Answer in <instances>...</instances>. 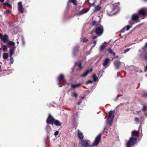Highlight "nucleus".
<instances>
[{"instance_id":"1","label":"nucleus","mask_w":147,"mask_h":147,"mask_svg":"<svg viewBox=\"0 0 147 147\" xmlns=\"http://www.w3.org/2000/svg\"><path fill=\"white\" fill-rule=\"evenodd\" d=\"M139 21V17L137 14H135L132 15L131 19L129 21V25L124 27L121 30V32H123L125 31H128L132 27V25Z\"/></svg>"},{"instance_id":"2","label":"nucleus","mask_w":147,"mask_h":147,"mask_svg":"<svg viewBox=\"0 0 147 147\" xmlns=\"http://www.w3.org/2000/svg\"><path fill=\"white\" fill-rule=\"evenodd\" d=\"M109 113V115L106 120V123L110 126L112 125L114 116L113 111H111Z\"/></svg>"},{"instance_id":"3","label":"nucleus","mask_w":147,"mask_h":147,"mask_svg":"<svg viewBox=\"0 0 147 147\" xmlns=\"http://www.w3.org/2000/svg\"><path fill=\"white\" fill-rule=\"evenodd\" d=\"M137 138L135 137H131L127 142L126 144V147H131L136 144L137 141Z\"/></svg>"},{"instance_id":"4","label":"nucleus","mask_w":147,"mask_h":147,"mask_svg":"<svg viewBox=\"0 0 147 147\" xmlns=\"http://www.w3.org/2000/svg\"><path fill=\"white\" fill-rule=\"evenodd\" d=\"M96 29L95 30L96 34L98 35H100L103 32V27L100 24H97L96 25Z\"/></svg>"},{"instance_id":"5","label":"nucleus","mask_w":147,"mask_h":147,"mask_svg":"<svg viewBox=\"0 0 147 147\" xmlns=\"http://www.w3.org/2000/svg\"><path fill=\"white\" fill-rule=\"evenodd\" d=\"M81 145L83 147H91L90 145V141L88 140H82L80 142Z\"/></svg>"},{"instance_id":"6","label":"nucleus","mask_w":147,"mask_h":147,"mask_svg":"<svg viewBox=\"0 0 147 147\" xmlns=\"http://www.w3.org/2000/svg\"><path fill=\"white\" fill-rule=\"evenodd\" d=\"M55 119L53 117L49 114V117L47 120L46 122L48 124H49L53 125L54 124V122L55 121Z\"/></svg>"},{"instance_id":"7","label":"nucleus","mask_w":147,"mask_h":147,"mask_svg":"<svg viewBox=\"0 0 147 147\" xmlns=\"http://www.w3.org/2000/svg\"><path fill=\"white\" fill-rule=\"evenodd\" d=\"M101 135L100 134L98 135L96 138L95 140L93 143L92 146H96L99 143L101 139Z\"/></svg>"},{"instance_id":"8","label":"nucleus","mask_w":147,"mask_h":147,"mask_svg":"<svg viewBox=\"0 0 147 147\" xmlns=\"http://www.w3.org/2000/svg\"><path fill=\"white\" fill-rule=\"evenodd\" d=\"M120 4L119 3H117L115 4H112L110 5V8L112 9V11L115 10L118 11L119 10V5Z\"/></svg>"},{"instance_id":"9","label":"nucleus","mask_w":147,"mask_h":147,"mask_svg":"<svg viewBox=\"0 0 147 147\" xmlns=\"http://www.w3.org/2000/svg\"><path fill=\"white\" fill-rule=\"evenodd\" d=\"M121 63L123 64L124 65V63H122L118 60H116L113 63L114 66L116 69H117L119 68Z\"/></svg>"},{"instance_id":"10","label":"nucleus","mask_w":147,"mask_h":147,"mask_svg":"<svg viewBox=\"0 0 147 147\" xmlns=\"http://www.w3.org/2000/svg\"><path fill=\"white\" fill-rule=\"evenodd\" d=\"M138 12L139 15L144 16L147 14V9L145 8H142L139 10Z\"/></svg>"},{"instance_id":"11","label":"nucleus","mask_w":147,"mask_h":147,"mask_svg":"<svg viewBox=\"0 0 147 147\" xmlns=\"http://www.w3.org/2000/svg\"><path fill=\"white\" fill-rule=\"evenodd\" d=\"M74 66L78 67V69H77V70L78 71L81 69L83 67V66L82 65V63L80 61H78L75 63Z\"/></svg>"},{"instance_id":"12","label":"nucleus","mask_w":147,"mask_h":147,"mask_svg":"<svg viewBox=\"0 0 147 147\" xmlns=\"http://www.w3.org/2000/svg\"><path fill=\"white\" fill-rule=\"evenodd\" d=\"M18 11L20 12L21 13L24 12V8L22 7V2H20L18 3Z\"/></svg>"},{"instance_id":"13","label":"nucleus","mask_w":147,"mask_h":147,"mask_svg":"<svg viewBox=\"0 0 147 147\" xmlns=\"http://www.w3.org/2000/svg\"><path fill=\"white\" fill-rule=\"evenodd\" d=\"M58 80L59 81L58 84L60 87L62 86L61 85H60V82L62 80L65 81L64 77L63 74H60L58 77Z\"/></svg>"},{"instance_id":"14","label":"nucleus","mask_w":147,"mask_h":147,"mask_svg":"<svg viewBox=\"0 0 147 147\" xmlns=\"http://www.w3.org/2000/svg\"><path fill=\"white\" fill-rule=\"evenodd\" d=\"M89 8L82 9L78 12L77 14V15L78 16L81 15L89 11Z\"/></svg>"},{"instance_id":"15","label":"nucleus","mask_w":147,"mask_h":147,"mask_svg":"<svg viewBox=\"0 0 147 147\" xmlns=\"http://www.w3.org/2000/svg\"><path fill=\"white\" fill-rule=\"evenodd\" d=\"M110 61V59L108 58H106L105 59L102 63V65L104 67H105L108 65Z\"/></svg>"},{"instance_id":"16","label":"nucleus","mask_w":147,"mask_h":147,"mask_svg":"<svg viewBox=\"0 0 147 147\" xmlns=\"http://www.w3.org/2000/svg\"><path fill=\"white\" fill-rule=\"evenodd\" d=\"M1 40L3 41L4 43H6L9 41L8 37L7 34H5L1 38Z\"/></svg>"},{"instance_id":"17","label":"nucleus","mask_w":147,"mask_h":147,"mask_svg":"<svg viewBox=\"0 0 147 147\" xmlns=\"http://www.w3.org/2000/svg\"><path fill=\"white\" fill-rule=\"evenodd\" d=\"M46 129L48 135H49L50 134H52V130L50 126L49 125H47L46 127Z\"/></svg>"},{"instance_id":"18","label":"nucleus","mask_w":147,"mask_h":147,"mask_svg":"<svg viewBox=\"0 0 147 147\" xmlns=\"http://www.w3.org/2000/svg\"><path fill=\"white\" fill-rule=\"evenodd\" d=\"M92 68H91L90 69L87 70L82 74V75L80 76V77L82 78H84L86 77L88 74L89 73L92 71Z\"/></svg>"},{"instance_id":"19","label":"nucleus","mask_w":147,"mask_h":147,"mask_svg":"<svg viewBox=\"0 0 147 147\" xmlns=\"http://www.w3.org/2000/svg\"><path fill=\"white\" fill-rule=\"evenodd\" d=\"M79 47L78 46L75 47L73 50L72 53L74 56H75L79 51Z\"/></svg>"},{"instance_id":"20","label":"nucleus","mask_w":147,"mask_h":147,"mask_svg":"<svg viewBox=\"0 0 147 147\" xmlns=\"http://www.w3.org/2000/svg\"><path fill=\"white\" fill-rule=\"evenodd\" d=\"M16 47H12L10 48L9 50V57H12V55L14 54V51Z\"/></svg>"},{"instance_id":"21","label":"nucleus","mask_w":147,"mask_h":147,"mask_svg":"<svg viewBox=\"0 0 147 147\" xmlns=\"http://www.w3.org/2000/svg\"><path fill=\"white\" fill-rule=\"evenodd\" d=\"M78 138L80 139H82L84 138V136L82 132L79 129H78Z\"/></svg>"},{"instance_id":"22","label":"nucleus","mask_w":147,"mask_h":147,"mask_svg":"<svg viewBox=\"0 0 147 147\" xmlns=\"http://www.w3.org/2000/svg\"><path fill=\"white\" fill-rule=\"evenodd\" d=\"M82 84V83H80L76 84H72L71 88H74L80 87Z\"/></svg>"},{"instance_id":"23","label":"nucleus","mask_w":147,"mask_h":147,"mask_svg":"<svg viewBox=\"0 0 147 147\" xmlns=\"http://www.w3.org/2000/svg\"><path fill=\"white\" fill-rule=\"evenodd\" d=\"M87 2L91 6L93 5V6H94V3L96 2V1L95 0H87Z\"/></svg>"},{"instance_id":"24","label":"nucleus","mask_w":147,"mask_h":147,"mask_svg":"<svg viewBox=\"0 0 147 147\" xmlns=\"http://www.w3.org/2000/svg\"><path fill=\"white\" fill-rule=\"evenodd\" d=\"M94 7V11L95 12H97L99 11L101 9V7L99 5L96 6L95 5L94 6H93Z\"/></svg>"},{"instance_id":"25","label":"nucleus","mask_w":147,"mask_h":147,"mask_svg":"<svg viewBox=\"0 0 147 147\" xmlns=\"http://www.w3.org/2000/svg\"><path fill=\"white\" fill-rule=\"evenodd\" d=\"M54 124L55 125L57 126H60L61 125V123H60L59 121L56 120H55V121L54 122Z\"/></svg>"},{"instance_id":"26","label":"nucleus","mask_w":147,"mask_h":147,"mask_svg":"<svg viewBox=\"0 0 147 147\" xmlns=\"http://www.w3.org/2000/svg\"><path fill=\"white\" fill-rule=\"evenodd\" d=\"M92 78L93 79V81L94 82L98 80V77L96 76L95 74L92 75Z\"/></svg>"},{"instance_id":"27","label":"nucleus","mask_w":147,"mask_h":147,"mask_svg":"<svg viewBox=\"0 0 147 147\" xmlns=\"http://www.w3.org/2000/svg\"><path fill=\"white\" fill-rule=\"evenodd\" d=\"M142 57L144 59L147 61V51L143 53Z\"/></svg>"},{"instance_id":"28","label":"nucleus","mask_w":147,"mask_h":147,"mask_svg":"<svg viewBox=\"0 0 147 147\" xmlns=\"http://www.w3.org/2000/svg\"><path fill=\"white\" fill-rule=\"evenodd\" d=\"M106 47V45H104L103 44L102 45L100 46L99 48V50L101 52L103 51V50L105 49V47Z\"/></svg>"},{"instance_id":"29","label":"nucleus","mask_w":147,"mask_h":147,"mask_svg":"<svg viewBox=\"0 0 147 147\" xmlns=\"http://www.w3.org/2000/svg\"><path fill=\"white\" fill-rule=\"evenodd\" d=\"M8 57V55L7 53H4L3 54V57L4 59H6Z\"/></svg>"},{"instance_id":"30","label":"nucleus","mask_w":147,"mask_h":147,"mask_svg":"<svg viewBox=\"0 0 147 147\" xmlns=\"http://www.w3.org/2000/svg\"><path fill=\"white\" fill-rule=\"evenodd\" d=\"M79 115L78 113H75L73 114V117L74 119L78 118V117Z\"/></svg>"},{"instance_id":"31","label":"nucleus","mask_w":147,"mask_h":147,"mask_svg":"<svg viewBox=\"0 0 147 147\" xmlns=\"http://www.w3.org/2000/svg\"><path fill=\"white\" fill-rule=\"evenodd\" d=\"M15 43L12 41H10L8 42V45L10 46H13L14 45Z\"/></svg>"},{"instance_id":"32","label":"nucleus","mask_w":147,"mask_h":147,"mask_svg":"<svg viewBox=\"0 0 147 147\" xmlns=\"http://www.w3.org/2000/svg\"><path fill=\"white\" fill-rule=\"evenodd\" d=\"M71 2L73 3L76 5H77L76 1L75 0H69Z\"/></svg>"},{"instance_id":"33","label":"nucleus","mask_w":147,"mask_h":147,"mask_svg":"<svg viewBox=\"0 0 147 147\" xmlns=\"http://www.w3.org/2000/svg\"><path fill=\"white\" fill-rule=\"evenodd\" d=\"M21 39L22 41V45L23 46H24L25 45V41L24 37L23 36H22Z\"/></svg>"},{"instance_id":"34","label":"nucleus","mask_w":147,"mask_h":147,"mask_svg":"<svg viewBox=\"0 0 147 147\" xmlns=\"http://www.w3.org/2000/svg\"><path fill=\"white\" fill-rule=\"evenodd\" d=\"M10 57V61L9 63L10 64H12L13 62V59L12 57Z\"/></svg>"},{"instance_id":"35","label":"nucleus","mask_w":147,"mask_h":147,"mask_svg":"<svg viewBox=\"0 0 147 147\" xmlns=\"http://www.w3.org/2000/svg\"><path fill=\"white\" fill-rule=\"evenodd\" d=\"M130 49V48H128L125 49L123 53L124 54L126 53L129 51Z\"/></svg>"},{"instance_id":"36","label":"nucleus","mask_w":147,"mask_h":147,"mask_svg":"<svg viewBox=\"0 0 147 147\" xmlns=\"http://www.w3.org/2000/svg\"><path fill=\"white\" fill-rule=\"evenodd\" d=\"M146 109H147L146 106L145 105H144L143 106V107L142 110L143 111H145L146 110Z\"/></svg>"},{"instance_id":"37","label":"nucleus","mask_w":147,"mask_h":147,"mask_svg":"<svg viewBox=\"0 0 147 147\" xmlns=\"http://www.w3.org/2000/svg\"><path fill=\"white\" fill-rule=\"evenodd\" d=\"M2 49L3 51H5L7 49V48L6 46L3 45V47Z\"/></svg>"},{"instance_id":"38","label":"nucleus","mask_w":147,"mask_h":147,"mask_svg":"<svg viewBox=\"0 0 147 147\" xmlns=\"http://www.w3.org/2000/svg\"><path fill=\"white\" fill-rule=\"evenodd\" d=\"M107 51L109 52V53H113L112 50L110 48H109V49H108Z\"/></svg>"},{"instance_id":"39","label":"nucleus","mask_w":147,"mask_h":147,"mask_svg":"<svg viewBox=\"0 0 147 147\" xmlns=\"http://www.w3.org/2000/svg\"><path fill=\"white\" fill-rule=\"evenodd\" d=\"M72 96L74 97H76L77 96V95L76 92H73L72 94Z\"/></svg>"},{"instance_id":"40","label":"nucleus","mask_w":147,"mask_h":147,"mask_svg":"<svg viewBox=\"0 0 147 147\" xmlns=\"http://www.w3.org/2000/svg\"><path fill=\"white\" fill-rule=\"evenodd\" d=\"M132 134H138V132L136 131V130H134L132 132Z\"/></svg>"},{"instance_id":"41","label":"nucleus","mask_w":147,"mask_h":147,"mask_svg":"<svg viewBox=\"0 0 147 147\" xmlns=\"http://www.w3.org/2000/svg\"><path fill=\"white\" fill-rule=\"evenodd\" d=\"M59 133V131H57L55 132L54 135L55 136H56Z\"/></svg>"},{"instance_id":"42","label":"nucleus","mask_w":147,"mask_h":147,"mask_svg":"<svg viewBox=\"0 0 147 147\" xmlns=\"http://www.w3.org/2000/svg\"><path fill=\"white\" fill-rule=\"evenodd\" d=\"M82 41L84 42H86L87 41V39L85 38H84L82 39Z\"/></svg>"},{"instance_id":"43","label":"nucleus","mask_w":147,"mask_h":147,"mask_svg":"<svg viewBox=\"0 0 147 147\" xmlns=\"http://www.w3.org/2000/svg\"><path fill=\"white\" fill-rule=\"evenodd\" d=\"M93 82V81L92 80H89L87 81L86 82L87 84H91Z\"/></svg>"},{"instance_id":"44","label":"nucleus","mask_w":147,"mask_h":147,"mask_svg":"<svg viewBox=\"0 0 147 147\" xmlns=\"http://www.w3.org/2000/svg\"><path fill=\"white\" fill-rule=\"evenodd\" d=\"M135 121L136 122H138L139 121V119L137 117L135 118Z\"/></svg>"},{"instance_id":"45","label":"nucleus","mask_w":147,"mask_h":147,"mask_svg":"<svg viewBox=\"0 0 147 147\" xmlns=\"http://www.w3.org/2000/svg\"><path fill=\"white\" fill-rule=\"evenodd\" d=\"M10 12L9 11L7 10L6 11H4V13L5 14H7L8 13H10Z\"/></svg>"},{"instance_id":"46","label":"nucleus","mask_w":147,"mask_h":147,"mask_svg":"<svg viewBox=\"0 0 147 147\" xmlns=\"http://www.w3.org/2000/svg\"><path fill=\"white\" fill-rule=\"evenodd\" d=\"M7 5L8 7H9L10 9H11L12 8V7L11 5L9 3H7Z\"/></svg>"},{"instance_id":"47","label":"nucleus","mask_w":147,"mask_h":147,"mask_svg":"<svg viewBox=\"0 0 147 147\" xmlns=\"http://www.w3.org/2000/svg\"><path fill=\"white\" fill-rule=\"evenodd\" d=\"M104 131H105L106 133L107 132L108 129H107L106 127H104Z\"/></svg>"},{"instance_id":"48","label":"nucleus","mask_w":147,"mask_h":147,"mask_svg":"<svg viewBox=\"0 0 147 147\" xmlns=\"http://www.w3.org/2000/svg\"><path fill=\"white\" fill-rule=\"evenodd\" d=\"M96 23V21H93L92 22V26H94L95 25Z\"/></svg>"},{"instance_id":"49","label":"nucleus","mask_w":147,"mask_h":147,"mask_svg":"<svg viewBox=\"0 0 147 147\" xmlns=\"http://www.w3.org/2000/svg\"><path fill=\"white\" fill-rule=\"evenodd\" d=\"M110 11L109 10H108L107 11V15L109 16H111L112 15H111L110 14H109V12H110Z\"/></svg>"},{"instance_id":"50","label":"nucleus","mask_w":147,"mask_h":147,"mask_svg":"<svg viewBox=\"0 0 147 147\" xmlns=\"http://www.w3.org/2000/svg\"><path fill=\"white\" fill-rule=\"evenodd\" d=\"M144 71H147V65L144 67Z\"/></svg>"},{"instance_id":"51","label":"nucleus","mask_w":147,"mask_h":147,"mask_svg":"<svg viewBox=\"0 0 147 147\" xmlns=\"http://www.w3.org/2000/svg\"><path fill=\"white\" fill-rule=\"evenodd\" d=\"M143 96L144 97H147V93L144 94L143 95Z\"/></svg>"},{"instance_id":"52","label":"nucleus","mask_w":147,"mask_h":147,"mask_svg":"<svg viewBox=\"0 0 147 147\" xmlns=\"http://www.w3.org/2000/svg\"><path fill=\"white\" fill-rule=\"evenodd\" d=\"M144 47L147 48V42L145 43L144 45Z\"/></svg>"},{"instance_id":"53","label":"nucleus","mask_w":147,"mask_h":147,"mask_svg":"<svg viewBox=\"0 0 147 147\" xmlns=\"http://www.w3.org/2000/svg\"><path fill=\"white\" fill-rule=\"evenodd\" d=\"M96 36H93L92 37V39H95V38H96Z\"/></svg>"},{"instance_id":"54","label":"nucleus","mask_w":147,"mask_h":147,"mask_svg":"<svg viewBox=\"0 0 147 147\" xmlns=\"http://www.w3.org/2000/svg\"><path fill=\"white\" fill-rule=\"evenodd\" d=\"M81 103V102H79L77 104L78 105H79Z\"/></svg>"},{"instance_id":"55","label":"nucleus","mask_w":147,"mask_h":147,"mask_svg":"<svg viewBox=\"0 0 147 147\" xmlns=\"http://www.w3.org/2000/svg\"><path fill=\"white\" fill-rule=\"evenodd\" d=\"M4 1V0H0V2L3 3Z\"/></svg>"},{"instance_id":"56","label":"nucleus","mask_w":147,"mask_h":147,"mask_svg":"<svg viewBox=\"0 0 147 147\" xmlns=\"http://www.w3.org/2000/svg\"><path fill=\"white\" fill-rule=\"evenodd\" d=\"M96 41L95 40H94L93 42V43L95 44L96 43Z\"/></svg>"},{"instance_id":"57","label":"nucleus","mask_w":147,"mask_h":147,"mask_svg":"<svg viewBox=\"0 0 147 147\" xmlns=\"http://www.w3.org/2000/svg\"><path fill=\"white\" fill-rule=\"evenodd\" d=\"M3 36L1 33H0V37H2Z\"/></svg>"},{"instance_id":"58","label":"nucleus","mask_w":147,"mask_h":147,"mask_svg":"<svg viewBox=\"0 0 147 147\" xmlns=\"http://www.w3.org/2000/svg\"><path fill=\"white\" fill-rule=\"evenodd\" d=\"M94 32V30H93L90 33V34H92Z\"/></svg>"},{"instance_id":"59","label":"nucleus","mask_w":147,"mask_h":147,"mask_svg":"<svg viewBox=\"0 0 147 147\" xmlns=\"http://www.w3.org/2000/svg\"><path fill=\"white\" fill-rule=\"evenodd\" d=\"M112 53V54H113V55L114 56H115V53H113H113Z\"/></svg>"},{"instance_id":"60","label":"nucleus","mask_w":147,"mask_h":147,"mask_svg":"<svg viewBox=\"0 0 147 147\" xmlns=\"http://www.w3.org/2000/svg\"><path fill=\"white\" fill-rule=\"evenodd\" d=\"M19 41L18 40L17 42H16V43H17V44L18 45L19 44Z\"/></svg>"},{"instance_id":"61","label":"nucleus","mask_w":147,"mask_h":147,"mask_svg":"<svg viewBox=\"0 0 147 147\" xmlns=\"http://www.w3.org/2000/svg\"><path fill=\"white\" fill-rule=\"evenodd\" d=\"M144 1L146 2H147V0H144Z\"/></svg>"},{"instance_id":"62","label":"nucleus","mask_w":147,"mask_h":147,"mask_svg":"<svg viewBox=\"0 0 147 147\" xmlns=\"http://www.w3.org/2000/svg\"><path fill=\"white\" fill-rule=\"evenodd\" d=\"M116 58H118V56H116Z\"/></svg>"},{"instance_id":"63","label":"nucleus","mask_w":147,"mask_h":147,"mask_svg":"<svg viewBox=\"0 0 147 147\" xmlns=\"http://www.w3.org/2000/svg\"><path fill=\"white\" fill-rule=\"evenodd\" d=\"M145 114V115H147V114H146V113Z\"/></svg>"},{"instance_id":"64","label":"nucleus","mask_w":147,"mask_h":147,"mask_svg":"<svg viewBox=\"0 0 147 147\" xmlns=\"http://www.w3.org/2000/svg\"><path fill=\"white\" fill-rule=\"evenodd\" d=\"M72 71H73V68H72Z\"/></svg>"}]
</instances>
